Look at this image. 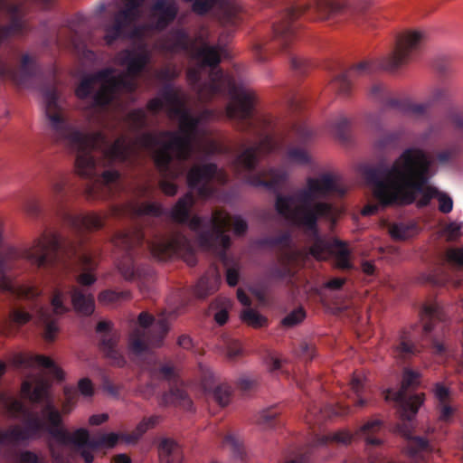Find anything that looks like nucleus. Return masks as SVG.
Here are the masks:
<instances>
[{"label": "nucleus", "instance_id": "obj_64", "mask_svg": "<svg viewBox=\"0 0 463 463\" xmlns=\"http://www.w3.org/2000/svg\"><path fill=\"white\" fill-rule=\"evenodd\" d=\"M307 460L308 456L306 453L293 451L285 456L283 463H307Z\"/></svg>", "mask_w": 463, "mask_h": 463}, {"label": "nucleus", "instance_id": "obj_47", "mask_svg": "<svg viewBox=\"0 0 463 463\" xmlns=\"http://www.w3.org/2000/svg\"><path fill=\"white\" fill-rule=\"evenodd\" d=\"M23 210L28 216L32 218H38L42 213L39 200L33 196L26 197L24 200Z\"/></svg>", "mask_w": 463, "mask_h": 463}, {"label": "nucleus", "instance_id": "obj_25", "mask_svg": "<svg viewBox=\"0 0 463 463\" xmlns=\"http://www.w3.org/2000/svg\"><path fill=\"white\" fill-rule=\"evenodd\" d=\"M231 39L230 33H223L220 34L217 43L203 42L198 50V55L191 58H232L229 49Z\"/></svg>", "mask_w": 463, "mask_h": 463}, {"label": "nucleus", "instance_id": "obj_34", "mask_svg": "<svg viewBox=\"0 0 463 463\" xmlns=\"http://www.w3.org/2000/svg\"><path fill=\"white\" fill-rule=\"evenodd\" d=\"M382 426L383 421L380 420H368L360 428L359 434L361 437L364 438L367 444L379 446L382 441L373 435L381 430Z\"/></svg>", "mask_w": 463, "mask_h": 463}, {"label": "nucleus", "instance_id": "obj_2", "mask_svg": "<svg viewBox=\"0 0 463 463\" xmlns=\"http://www.w3.org/2000/svg\"><path fill=\"white\" fill-rule=\"evenodd\" d=\"M6 365L0 362V378ZM22 394L33 403L44 402L41 413L32 411L24 403L15 398L0 393L6 411L14 419H21L23 425H14L6 430L0 429V459H6L12 447L35 440L46 433L57 444H50L49 450L53 463H72L73 455L79 452L85 463H92L93 452L102 447L101 438H90L84 428L71 433L62 426L61 412L49 397V383L43 380L33 385L24 381Z\"/></svg>", "mask_w": 463, "mask_h": 463}, {"label": "nucleus", "instance_id": "obj_24", "mask_svg": "<svg viewBox=\"0 0 463 463\" xmlns=\"http://www.w3.org/2000/svg\"><path fill=\"white\" fill-rule=\"evenodd\" d=\"M422 346V345L416 342L414 329L402 330L397 344L393 347V354L398 359L407 360L418 354Z\"/></svg>", "mask_w": 463, "mask_h": 463}, {"label": "nucleus", "instance_id": "obj_30", "mask_svg": "<svg viewBox=\"0 0 463 463\" xmlns=\"http://www.w3.org/2000/svg\"><path fill=\"white\" fill-rule=\"evenodd\" d=\"M160 463H182L183 450L181 446L172 439L165 438L158 445Z\"/></svg>", "mask_w": 463, "mask_h": 463}, {"label": "nucleus", "instance_id": "obj_23", "mask_svg": "<svg viewBox=\"0 0 463 463\" xmlns=\"http://www.w3.org/2000/svg\"><path fill=\"white\" fill-rule=\"evenodd\" d=\"M462 153V146L459 140H451L445 143L440 147L435 149L431 153V166L433 165L440 166H449L454 165ZM428 156H430L428 155Z\"/></svg>", "mask_w": 463, "mask_h": 463}, {"label": "nucleus", "instance_id": "obj_56", "mask_svg": "<svg viewBox=\"0 0 463 463\" xmlns=\"http://www.w3.org/2000/svg\"><path fill=\"white\" fill-rule=\"evenodd\" d=\"M226 357L230 361H235L242 354L241 345L239 341L229 339L225 343Z\"/></svg>", "mask_w": 463, "mask_h": 463}, {"label": "nucleus", "instance_id": "obj_16", "mask_svg": "<svg viewBox=\"0 0 463 463\" xmlns=\"http://www.w3.org/2000/svg\"><path fill=\"white\" fill-rule=\"evenodd\" d=\"M1 11L8 16L9 23L0 26V45L7 43L12 37L23 35L28 31L24 3L0 0Z\"/></svg>", "mask_w": 463, "mask_h": 463}, {"label": "nucleus", "instance_id": "obj_53", "mask_svg": "<svg viewBox=\"0 0 463 463\" xmlns=\"http://www.w3.org/2000/svg\"><path fill=\"white\" fill-rule=\"evenodd\" d=\"M67 185V179L64 175H60L56 180L51 182V190L56 201L60 200L65 194V187Z\"/></svg>", "mask_w": 463, "mask_h": 463}, {"label": "nucleus", "instance_id": "obj_46", "mask_svg": "<svg viewBox=\"0 0 463 463\" xmlns=\"http://www.w3.org/2000/svg\"><path fill=\"white\" fill-rule=\"evenodd\" d=\"M430 108L431 102L428 100L422 103H413L411 101L406 100L403 113L421 117L425 116Z\"/></svg>", "mask_w": 463, "mask_h": 463}, {"label": "nucleus", "instance_id": "obj_11", "mask_svg": "<svg viewBox=\"0 0 463 463\" xmlns=\"http://www.w3.org/2000/svg\"><path fill=\"white\" fill-rule=\"evenodd\" d=\"M44 80V72L37 60H0V81L30 89L42 85Z\"/></svg>", "mask_w": 463, "mask_h": 463}, {"label": "nucleus", "instance_id": "obj_44", "mask_svg": "<svg viewBox=\"0 0 463 463\" xmlns=\"http://www.w3.org/2000/svg\"><path fill=\"white\" fill-rule=\"evenodd\" d=\"M175 377V368L170 364H163L155 367L150 372V378L156 380L170 381Z\"/></svg>", "mask_w": 463, "mask_h": 463}, {"label": "nucleus", "instance_id": "obj_35", "mask_svg": "<svg viewBox=\"0 0 463 463\" xmlns=\"http://www.w3.org/2000/svg\"><path fill=\"white\" fill-rule=\"evenodd\" d=\"M131 298V293L128 290L117 291L107 289L99 293L98 299L104 305H116L122 301Z\"/></svg>", "mask_w": 463, "mask_h": 463}, {"label": "nucleus", "instance_id": "obj_51", "mask_svg": "<svg viewBox=\"0 0 463 463\" xmlns=\"http://www.w3.org/2000/svg\"><path fill=\"white\" fill-rule=\"evenodd\" d=\"M435 198L439 202V211L440 213L447 214L452 211L453 200L447 193L439 191L437 188V194H435Z\"/></svg>", "mask_w": 463, "mask_h": 463}, {"label": "nucleus", "instance_id": "obj_10", "mask_svg": "<svg viewBox=\"0 0 463 463\" xmlns=\"http://www.w3.org/2000/svg\"><path fill=\"white\" fill-rule=\"evenodd\" d=\"M408 60H362L349 69L343 70L332 81V87L338 95L348 97L352 90L350 77L353 75L372 74L383 71L390 74H399L407 68Z\"/></svg>", "mask_w": 463, "mask_h": 463}, {"label": "nucleus", "instance_id": "obj_39", "mask_svg": "<svg viewBox=\"0 0 463 463\" xmlns=\"http://www.w3.org/2000/svg\"><path fill=\"white\" fill-rule=\"evenodd\" d=\"M137 215H148L158 217L163 214L164 209L162 205L155 202H144L137 204L134 209Z\"/></svg>", "mask_w": 463, "mask_h": 463}, {"label": "nucleus", "instance_id": "obj_14", "mask_svg": "<svg viewBox=\"0 0 463 463\" xmlns=\"http://www.w3.org/2000/svg\"><path fill=\"white\" fill-rule=\"evenodd\" d=\"M75 95L80 99L92 95L96 107L105 108L110 105L116 97L115 90L110 86V68L84 76L75 89Z\"/></svg>", "mask_w": 463, "mask_h": 463}, {"label": "nucleus", "instance_id": "obj_41", "mask_svg": "<svg viewBox=\"0 0 463 463\" xmlns=\"http://www.w3.org/2000/svg\"><path fill=\"white\" fill-rule=\"evenodd\" d=\"M448 121L453 126L460 144L463 143V111L458 109H451L447 114Z\"/></svg>", "mask_w": 463, "mask_h": 463}, {"label": "nucleus", "instance_id": "obj_19", "mask_svg": "<svg viewBox=\"0 0 463 463\" xmlns=\"http://www.w3.org/2000/svg\"><path fill=\"white\" fill-rule=\"evenodd\" d=\"M428 39L429 36L425 31L403 32L397 36L393 52L386 58H407L408 56L422 54L427 46Z\"/></svg>", "mask_w": 463, "mask_h": 463}, {"label": "nucleus", "instance_id": "obj_50", "mask_svg": "<svg viewBox=\"0 0 463 463\" xmlns=\"http://www.w3.org/2000/svg\"><path fill=\"white\" fill-rule=\"evenodd\" d=\"M213 395L218 404L226 406L230 401L231 388L227 384H220L213 389Z\"/></svg>", "mask_w": 463, "mask_h": 463}, {"label": "nucleus", "instance_id": "obj_36", "mask_svg": "<svg viewBox=\"0 0 463 463\" xmlns=\"http://www.w3.org/2000/svg\"><path fill=\"white\" fill-rule=\"evenodd\" d=\"M417 225L413 222H398L391 225L389 229L390 235L394 240H406L416 232Z\"/></svg>", "mask_w": 463, "mask_h": 463}, {"label": "nucleus", "instance_id": "obj_13", "mask_svg": "<svg viewBox=\"0 0 463 463\" xmlns=\"http://www.w3.org/2000/svg\"><path fill=\"white\" fill-rule=\"evenodd\" d=\"M420 374L412 370H404L402 386L399 391H389L386 394L387 400H392L398 406L400 417L403 425L411 423L423 403V393H413L411 390L419 384Z\"/></svg>", "mask_w": 463, "mask_h": 463}, {"label": "nucleus", "instance_id": "obj_8", "mask_svg": "<svg viewBox=\"0 0 463 463\" xmlns=\"http://www.w3.org/2000/svg\"><path fill=\"white\" fill-rule=\"evenodd\" d=\"M213 111L205 109L200 116L188 112L181 118L179 131L164 130L159 135L144 133L141 142L146 148L153 150L154 163L163 175L169 173L173 157L185 162L190 159L194 150V143L200 136H206L207 130L201 128L204 118L211 117Z\"/></svg>", "mask_w": 463, "mask_h": 463}, {"label": "nucleus", "instance_id": "obj_12", "mask_svg": "<svg viewBox=\"0 0 463 463\" xmlns=\"http://www.w3.org/2000/svg\"><path fill=\"white\" fill-rule=\"evenodd\" d=\"M88 28L87 17L81 14H76L58 30L52 43H46V46L52 44L58 49H65L79 55L82 54V58H90L89 54L91 52L88 50L86 43Z\"/></svg>", "mask_w": 463, "mask_h": 463}, {"label": "nucleus", "instance_id": "obj_58", "mask_svg": "<svg viewBox=\"0 0 463 463\" xmlns=\"http://www.w3.org/2000/svg\"><path fill=\"white\" fill-rule=\"evenodd\" d=\"M18 463H47L43 457L31 450H23L17 455Z\"/></svg>", "mask_w": 463, "mask_h": 463}, {"label": "nucleus", "instance_id": "obj_7", "mask_svg": "<svg viewBox=\"0 0 463 463\" xmlns=\"http://www.w3.org/2000/svg\"><path fill=\"white\" fill-rule=\"evenodd\" d=\"M194 204L192 193H186L178 199L173 206L170 216L172 220L180 224H187L197 233L199 244L208 250L216 251L222 260L226 259V250L231 246V238L225 233L232 226L233 232L241 236L248 231V223L240 215L230 216L222 211H213L210 218L191 216V210Z\"/></svg>", "mask_w": 463, "mask_h": 463}, {"label": "nucleus", "instance_id": "obj_45", "mask_svg": "<svg viewBox=\"0 0 463 463\" xmlns=\"http://www.w3.org/2000/svg\"><path fill=\"white\" fill-rule=\"evenodd\" d=\"M222 446L224 448H228L235 458H241L244 454L242 444L239 439L232 434H227L223 437Z\"/></svg>", "mask_w": 463, "mask_h": 463}, {"label": "nucleus", "instance_id": "obj_15", "mask_svg": "<svg viewBox=\"0 0 463 463\" xmlns=\"http://www.w3.org/2000/svg\"><path fill=\"white\" fill-rule=\"evenodd\" d=\"M186 179L189 188L196 190L203 199H208L214 194L215 190L211 184L213 180L221 184H225L229 181L228 175L213 163L194 165L188 171Z\"/></svg>", "mask_w": 463, "mask_h": 463}, {"label": "nucleus", "instance_id": "obj_38", "mask_svg": "<svg viewBox=\"0 0 463 463\" xmlns=\"http://www.w3.org/2000/svg\"><path fill=\"white\" fill-rule=\"evenodd\" d=\"M241 319L245 324L254 328H260L268 325V319L250 307H248L241 312Z\"/></svg>", "mask_w": 463, "mask_h": 463}, {"label": "nucleus", "instance_id": "obj_33", "mask_svg": "<svg viewBox=\"0 0 463 463\" xmlns=\"http://www.w3.org/2000/svg\"><path fill=\"white\" fill-rule=\"evenodd\" d=\"M159 420L160 417L157 415L144 418L131 433L123 435L122 438L128 443H134L137 441L148 430L154 428L159 422Z\"/></svg>", "mask_w": 463, "mask_h": 463}, {"label": "nucleus", "instance_id": "obj_20", "mask_svg": "<svg viewBox=\"0 0 463 463\" xmlns=\"http://www.w3.org/2000/svg\"><path fill=\"white\" fill-rule=\"evenodd\" d=\"M178 11L176 0L153 1L149 15L152 29L157 32L165 30L176 19Z\"/></svg>", "mask_w": 463, "mask_h": 463}, {"label": "nucleus", "instance_id": "obj_26", "mask_svg": "<svg viewBox=\"0 0 463 463\" xmlns=\"http://www.w3.org/2000/svg\"><path fill=\"white\" fill-rule=\"evenodd\" d=\"M221 282V275L217 266L211 265L205 273L198 279L194 288V293L198 298H205L217 291Z\"/></svg>", "mask_w": 463, "mask_h": 463}, {"label": "nucleus", "instance_id": "obj_3", "mask_svg": "<svg viewBox=\"0 0 463 463\" xmlns=\"http://www.w3.org/2000/svg\"><path fill=\"white\" fill-rule=\"evenodd\" d=\"M44 114L52 138L65 146L75 153V169L82 178L89 179L85 193L88 198L99 196L101 185L109 186L116 183L120 173L110 168L99 174L96 160L92 155L94 150H99L103 156L104 165L111 166L114 163L120 164L128 161L131 147L124 136L109 143L102 131L85 133L80 130L67 117L59 101V92L55 87H48L43 91Z\"/></svg>", "mask_w": 463, "mask_h": 463}, {"label": "nucleus", "instance_id": "obj_29", "mask_svg": "<svg viewBox=\"0 0 463 463\" xmlns=\"http://www.w3.org/2000/svg\"><path fill=\"white\" fill-rule=\"evenodd\" d=\"M420 316L424 323L422 331L425 337L429 336L431 333L436 322H443L446 319V315L438 303L425 305L420 312Z\"/></svg>", "mask_w": 463, "mask_h": 463}, {"label": "nucleus", "instance_id": "obj_28", "mask_svg": "<svg viewBox=\"0 0 463 463\" xmlns=\"http://www.w3.org/2000/svg\"><path fill=\"white\" fill-rule=\"evenodd\" d=\"M184 163V162H180L179 159L173 157L169 167L170 171L167 175H163L158 166L155 164L162 178L158 184L159 187L165 195L174 196L177 193L178 186L174 181L183 175Z\"/></svg>", "mask_w": 463, "mask_h": 463}, {"label": "nucleus", "instance_id": "obj_27", "mask_svg": "<svg viewBox=\"0 0 463 463\" xmlns=\"http://www.w3.org/2000/svg\"><path fill=\"white\" fill-rule=\"evenodd\" d=\"M14 364L19 367L31 368L39 366L48 369L50 373L58 380L63 378L62 371L55 364V363L45 355H24L18 354L14 357Z\"/></svg>", "mask_w": 463, "mask_h": 463}, {"label": "nucleus", "instance_id": "obj_31", "mask_svg": "<svg viewBox=\"0 0 463 463\" xmlns=\"http://www.w3.org/2000/svg\"><path fill=\"white\" fill-rule=\"evenodd\" d=\"M159 404L161 406H180L185 410H191L193 406L192 400L187 392L177 386H172L169 392H164L161 396Z\"/></svg>", "mask_w": 463, "mask_h": 463}, {"label": "nucleus", "instance_id": "obj_22", "mask_svg": "<svg viewBox=\"0 0 463 463\" xmlns=\"http://www.w3.org/2000/svg\"><path fill=\"white\" fill-rule=\"evenodd\" d=\"M96 331L102 334L100 339V349L105 356L111 363L118 367H122L125 364V358L118 348V336L111 332V323L108 321H100L96 326Z\"/></svg>", "mask_w": 463, "mask_h": 463}, {"label": "nucleus", "instance_id": "obj_42", "mask_svg": "<svg viewBox=\"0 0 463 463\" xmlns=\"http://www.w3.org/2000/svg\"><path fill=\"white\" fill-rule=\"evenodd\" d=\"M352 440V435L345 430H339L318 439L319 445H326L328 442H334L342 445H347Z\"/></svg>", "mask_w": 463, "mask_h": 463}, {"label": "nucleus", "instance_id": "obj_60", "mask_svg": "<svg viewBox=\"0 0 463 463\" xmlns=\"http://www.w3.org/2000/svg\"><path fill=\"white\" fill-rule=\"evenodd\" d=\"M189 111L184 108L181 99L174 104L167 105V113L172 118H183Z\"/></svg>", "mask_w": 463, "mask_h": 463}, {"label": "nucleus", "instance_id": "obj_1", "mask_svg": "<svg viewBox=\"0 0 463 463\" xmlns=\"http://www.w3.org/2000/svg\"><path fill=\"white\" fill-rule=\"evenodd\" d=\"M186 79L201 102H208L216 95L227 94L231 99L225 107L227 118L234 120L241 132H252L260 137V141L255 145L247 147L241 146L242 151L232 162L236 175L250 185L265 187L276 194L277 213L302 231L310 243L308 253L313 258L326 260L332 257L337 269H354L347 243L336 238L326 239L318 227L320 218L332 223L336 221L335 206L318 200L330 195H345L346 189L339 177L329 173L322 174L318 177H308L307 186L297 190L294 194H280L288 179V173L284 168L269 167L260 173H253L259 156L273 153L280 146L272 136L262 135L257 129L253 118L256 99L254 91L231 75H186Z\"/></svg>", "mask_w": 463, "mask_h": 463}, {"label": "nucleus", "instance_id": "obj_40", "mask_svg": "<svg viewBox=\"0 0 463 463\" xmlns=\"http://www.w3.org/2000/svg\"><path fill=\"white\" fill-rule=\"evenodd\" d=\"M402 136L401 131L384 133L376 140L375 146L380 149L394 148L398 146Z\"/></svg>", "mask_w": 463, "mask_h": 463}, {"label": "nucleus", "instance_id": "obj_52", "mask_svg": "<svg viewBox=\"0 0 463 463\" xmlns=\"http://www.w3.org/2000/svg\"><path fill=\"white\" fill-rule=\"evenodd\" d=\"M306 317V311L303 307H298L287 315L283 320L282 324L286 326H294L298 325L303 319Z\"/></svg>", "mask_w": 463, "mask_h": 463}, {"label": "nucleus", "instance_id": "obj_48", "mask_svg": "<svg viewBox=\"0 0 463 463\" xmlns=\"http://www.w3.org/2000/svg\"><path fill=\"white\" fill-rule=\"evenodd\" d=\"M350 387L352 391L354 392V394L357 396L355 405L358 407L364 406L366 402L364 399L362 398V393L364 389V383L363 379L359 375L354 374L350 381Z\"/></svg>", "mask_w": 463, "mask_h": 463}, {"label": "nucleus", "instance_id": "obj_57", "mask_svg": "<svg viewBox=\"0 0 463 463\" xmlns=\"http://www.w3.org/2000/svg\"><path fill=\"white\" fill-rule=\"evenodd\" d=\"M446 260L457 267H463V248H451L445 253Z\"/></svg>", "mask_w": 463, "mask_h": 463}, {"label": "nucleus", "instance_id": "obj_49", "mask_svg": "<svg viewBox=\"0 0 463 463\" xmlns=\"http://www.w3.org/2000/svg\"><path fill=\"white\" fill-rule=\"evenodd\" d=\"M159 94L160 99L164 101V105L166 104V106L176 103L180 99L179 94L172 83H165L160 90Z\"/></svg>", "mask_w": 463, "mask_h": 463}, {"label": "nucleus", "instance_id": "obj_21", "mask_svg": "<svg viewBox=\"0 0 463 463\" xmlns=\"http://www.w3.org/2000/svg\"><path fill=\"white\" fill-rule=\"evenodd\" d=\"M193 2V11L200 15L207 14L212 9H216L222 13V23L236 25L238 24L237 8L229 0H186Z\"/></svg>", "mask_w": 463, "mask_h": 463}, {"label": "nucleus", "instance_id": "obj_61", "mask_svg": "<svg viewBox=\"0 0 463 463\" xmlns=\"http://www.w3.org/2000/svg\"><path fill=\"white\" fill-rule=\"evenodd\" d=\"M444 233L449 241H455L461 236V224L451 222L444 228Z\"/></svg>", "mask_w": 463, "mask_h": 463}, {"label": "nucleus", "instance_id": "obj_55", "mask_svg": "<svg viewBox=\"0 0 463 463\" xmlns=\"http://www.w3.org/2000/svg\"><path fill=\"white\" fill-rule=\"evenodd\" d=\"M349 121L344 117L340 116L332 124V128L338 138L345 140L347 138V128Z\"/></svg>", "mask_w": 463, "mask_h": 463}, {"label": "nucleus", "instance_id": "obj_6", "mask_svg": "<svg viewBox=\"0 0 463 463\" xmlns=\"http://www.w3.org/2000/svg\"><path fill=\"white\" fill-rule=\"evenodd\" d=\"M354 1L355 6H351L340 0H314L313 4L297 2L287 6L272 24L273 38L269 42L256 43L253 46L255 53L260 58L269 55L300 58L295 52V40L299 28L298 19L310 10L314 11L320 19L364 15L373 4V0Z\"/></svg>", "mask_w": 463, "mask_h": 463}, {"label": "nucleus", "instance_id": "obj_5", "mask_svg": "<svg viewBox=\"0 0 463 463\" xmlns=\"http://www.w3.org/2000/svg\"><path fill=\"white\" fill-rule=\"evenodd\" d=\"M113 244L122 256L118 260V269L126 280L137 281L142 293H148L154 281L155 271L149 265L137 264L135 258L142 250L158 260H165L185 250V262L194 267L197 259L188 240L183 235L170 238L157 237L146 240L145 233L138 228L118 232L113 238Z\"/></svg>", "mask_w": 463, "mask_h": 463}, {"label": "nucleus", "instance_id": "obj_59", "mask_svg": "<svg viewBox=\"0 0 463 463\" xmlns=\"http://www.w3.org/2000/svg\"><path fill=\"white\" fill-rule=\"evenodd\" d=\"M381 104L385 108L395 109L402 112L404 111L405 99H398L391 95L388 91Z\"/></svg>", "mask_w": 463, "mask_h": 463}, {"label": "nucleus", "instance_id": "obj_17", "mask_svg": "<svg viewBox=\"0 0 463 463\" xmlns=\"http://www.w3.org/2000/svg\"><path fill=\"white\" fill-rule=\"evenodd\" d=\"M144 1L124 0V8L115 14L112 24L106 27L104 39L108 44L123 36L126 30L138 20Z\"/></svg>", "mask_w": 463, "mask_h": 463}, {"label": "nucleus", "instance_id": "obj_62", "mask_svg": "<svg viewBox=\"0 0 463 463\" xmlns=\"http://www.w3.org/2000/svg\"><path fill=\"white\" fill-rule=\"evenodd\" d=\"M222 307L214 314V320L219 326L226 324L229 318L228 307L231 306L229 300H225L222 303Z\"/></svg>", "mask_w": 463, "mask_h": 463}, {"label": "nucleus", "instance_id": "obj_32", "mask_svg": "<svg viewBox=\"0 0 463 463\" xmlns=\"http://www.w3.org/2000/svg\"><path fill=\"white\" fill-rule=\"evenodd\" d=\"M280 414L281 411L278 406H271L260 411L255 421L263 429H274L280 424Z\"/></svg>", "mask_w": 463, "mask_h": 463}, {"label": "nucleus", "instance_id": "obj_37", "mask_svg": "<svg viewBox=\"0 0 463 463\" xmlns=\"http://www.w3.org/2000/svg\"><path fill=\"white\" fill-rule=\"evenodd\" d=\"M127 120L132 131L139 132L147 126V116L143 109L131 110L127 115Z\"/></svg>", "mask_w": 463, "mask_h": 463}, {"label": "nucleus", "instance_id": "obj_63", "mask_svg": "<svg viewBox=\"0 0 463 463\" xmlns=\"http://www.w3.org/2000/svg\"><path fill=\"white\" fill-rule=\"evenodd\" d=\"M157 387L156 380L151 378L148 383L139 387L138 392L144 399L149 400L156 393Z\"/></svg>", "mask_w": 463, "mask_h": 463}, {"label": "nucleus", "instance_id": "obj_9", "mask_svg": "<svg viewBox=\"0 0 463 463\" xmlns=\"http://www.w3.org/2000/svg\"><path fill=\"white\" fill-rule=\"evenodd\" d=\"M139 327L129 335L128 346L132 354L139 355L150 347H159L169 331V325L165 317L155 320L146 312L138 316Z\"/></svg>", "mask_w": 463, "mask_h": 463}, {"label": "nucleus", "instance_id": "obj_43", "mask_svg": "<svg viewBox=\"0 0 463 463\" xmlns=\"http://www.w3.org/2000/svg\"><path fill=\"white\" fill-rule=\"evenodd\" d=\"M288 159L294 164L307 165L311 162V158L307 152L299 147H290L287 151Z\"/></svg>", "mask_w": 463, "mask_h": 463}, {"label": "nucleus", "instance_id": "obj_54", "mask_svg": "<svg viewBox=\"0 0 463 463\" xmlns=\"http://www.w3.org/2000/svg\"><path fill=\"white\" fill-rule=\"evenodd\" d=\"M152 74L165 84L171 83L178 76L179 71L175 68L165 67L160 70H154Z\"/></svg>", "mask_w": 463, "mask_h": 463}, {"label": "nucleus", "instance_id": "obj_18", "mask_svg": "<svg viewBox=\"0 0 463 463\" xmlns=\"http://www.w3.org/2000/svg\"><path fill=\"white\" fill-rule=\"evenodd\" d=\"M128 61L127 70L116 74V71L110 68V86L114 88L116 94L119 91L134 93L137 87L138 78L146 72H149L148 61L150 60H121Z\"/></svg>", "mask_w": 463, "mask_h": 463}, {"label": "nucleus", "instance_id": "obj_4", "mask_svg": "<svg viewBox=\"0 0 463 463\" xmlns=\"http://www.w3.org/2000/svg\"><path fill=\"white\" fill-rule=\"evenodd\" d=\"M433 175L428 153L415 146L405 148L391 165L364 171L374 198L383 207L410 205L418 195L417 205L427 207L437 194V187L430 184Z\"/></svg>", "mask_w": 463, "mask_h": 463}]
</instances>
